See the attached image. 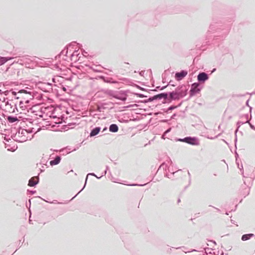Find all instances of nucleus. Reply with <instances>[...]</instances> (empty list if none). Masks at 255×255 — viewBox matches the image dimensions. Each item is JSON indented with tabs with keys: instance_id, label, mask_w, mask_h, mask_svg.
<instances>
[{
	"instance_id": "f257e3e1",
	"label": "nucleus",
	"mask_w": 255,
	"mask_h": 255,
	"mask_svg": "<svg viewBox=\"0 0 255 255\" xmlns=\"http://www.w3.org/2000/svg\"><path fill=\"white\" fill-rule=\"evenodd\" d=\"M179 141L186 142L192 145H199V143L197 138L186 137L183 139H179Z\"/></svg>"
},
{
	"instance_id": "f03ea898",
	"label": "nucleus",
	"mask_w": 255,
	"mask_h": 255,
	"mask_svg": "<svg viewBox=\"0 0 255 255\" xmlns=\"http://www.w3.org/2000/svg\"><path fill=\"white\" fill-rule=\"evenodd\" d=\"M187 74V72L185 71H182L180 72L176 73L175 74V78L177 80H180Z\"/></svg>"
},
{
	"instance_id": "7ed1b4c3",
	"label": "nucleus",
	"mask_w": 255,
	"mask_h": 255,
	"mask_svg": "<svg viewBox=\"0 0 255 255\" xmlns=\"http://www.w3.org/2000/svg\"><path fill=\"white\" fill-rule=\"evenodd\" d=\"M38 181V178L37 177H33L29 181L28 185L29 186H34L35 185Z\"/></svg>"
},
{
	"instance_id": "20e7f679",
	"label": "nucleus",
	"mask_w": 255,
	"mask_h": 255,
	"mask_svg": "<svg viewBox=\"0 0 255 255\" xmlns=\"http://www.w3.org/2000/svg\"><path fill=\"white\" fill-rule=\"evenodd\" d=\"M208 79V76L205 73H201L198 76V80L200 81H205Z\"/></svg>"
},
{
	"instance_id": "39448f33",
	"label": "nucleus",
	"mask_w": 255,
	"mask_h": 255,
	"mask_svg": "<svg viewBox=\"0 0 255 255\" xmlns=\"http://www.w3.org/2000/svg\"><path fill=\"white\" fill-rule=\"evenodd\" d=\"M61 160V158L60 156H56V158L50 161V164L51 165H55L58 164Z\"/></svg>"
},
{
	"instance_id": "423d86ee",
	"label": "nucleus",
	"mask_w": 255,
	"mask_h": 255,
	"mask_svg": "<svg viewBox=\"0 0 255 255\" xmlns=\"http://www.w3.org/2000/svg\"><path fill=\"white\" fill-rule=\"evenodd\" d=\"M109 130L113 132H117L119 130L118 126L116 124H112L110 126Z\"/></svg>"
},
{
	"instance_id": "0eeeda50",
	"label": "nucleus",
	"mask_w": 255,
	"mask_h": 255,
	"mask_svg": "<svg viewBox=\"0 0 255 255\" xmlns=\"http://www.w3.org/2000/svg\"><path fill=\"white\" fill-rule=\"evenodd\" d=\"M101 130V128L99 127L94 128L90 133V136H95L99 133Z\"/></svg>"
},
{
	"instance_id": "6e6552de",
	"label": "nucleus",
	"mask_w": 255,
	"mask_h": 255,
	"mask_svg": "<svg viewBox=\"0 0 255 255\" xmlns=\"http://www.w3.org/2000/svg\"><path fill=\"white\" fill-rule=\"evenodd\" d=\"M198 86L199 84L197 83L192 84L191 92L193 93L199 92L200 90L198 88Z\"/></svg>"
},
{
	"instance_id": "1a4fd4ad",
	"label": "nucleus",
	"mask_w": 255,
	"mask_h": 255,
	"mask_svg": "<svg viewBox=\"0 0 255 255\" xmlns=\"http://www.w3.org/2000/svg\"><path fill=\"white\" fill-rule=\"evenodd\" d=\"M253 236L254 235L253 234L244 235L242 237V240L243 241H247Z\"/></svg>"
},
{
	"instance_id": "9d476101",
	"label": "nucleus",
	"mask_w": 255,
	"mask_h": 255,
	"mask_svg": "<svg viewBox=\"0 0 255 255\" xmlns=\"http://www.w3.org/2000/svg\"><path fill=\"white\" fill-rule=\"evenodd\" d=\"M8 121L10 123H13L16 122L17 119L16 118L8 117L7 118Z\"/></svg>"
},
{
	"instance_id": "9b49d317",
	"label": "nucleus",
	"mask_w": 255,
	"mask_h": 255,
	"mask_svg": "<svg viewBox=\"0 0 255 255\" xmlns=\"http://www.w3.org/2000/svg\"><path fill=\"white\" fill-rule=\"evenodd\" d=\"M157 97H159V98H163L164 99H166L167 98V94L165 93H162L158 95Z\"/></svg>"
},
{
	"instance_id": "f8f14e48",
	"label": "nucleus",
	"mask_w": 255,
	"mask_h": 255,
	"mask_svg": "<svg viewBox=\"0 0 255 255\" xmlns=\"http://www.w3.org/2000/svg\"><path fill=\"white\" fill-rule=\"evenodd\" d=\"M7 60L4 57H0V64H2L5 62Z\"/></svg>"
},
{
	"instance_id": "ddd939ff",
	"label": "nucleus",
	"mask_w": 255,
	"mask_h": 255,
	"mask_svg": "<svg viewBox=\"0 0 255 255\" xmlns=\"http://www.w3.org/2000/svg\"><path fill=\"white\" fill-rule=\"evenodd\" d=\"M177 94L174 92H172L170 94V97L171 99H175V96H176Z\"/></svg>"
},
{
	"instance_id": "4468645a",
	"label": "nucleus",
	"mask_w": 255,
	"mask_h": 255,
	"mask_svg": "<svg viewBox=\"0 0 255 255\" xmlns=\"http://www.w3.org/2000/svg\"><path fill=\"white\" fill-rule=\"evenodd\" d=\"M23 102L21 101L19 104V107L22 110H24L25 109V106L23 105Z\"/></svg>"
},
{
	"instance_id": "2eb2a0df",
	"label": "nucleus",
	"mask_w": 255,
	"mask_h": 255,
	"mask_svg": "<svg viewBox=\"0 0 255 255\" xmlns=\"http://www.w3.org/2000/svg\"><path fill=\"white\" fill-rule=\"evenodd\" d=\"M126 97H124V98H123L122 99H120L121 100H123V101H125L126 100Z\"/></svg>"
}]
</instances>
